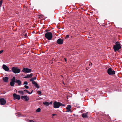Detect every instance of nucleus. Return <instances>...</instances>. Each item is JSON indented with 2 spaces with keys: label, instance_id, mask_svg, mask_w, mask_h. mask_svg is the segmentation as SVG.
Listing matches in <instances>:
<instances>
[{
  "label": "nucleus",
  "instance_id": "obj_20",
  "mask_svg": "<svg viewBox=\"0 0 122 122\" xmlns=\"http://www.w3.org/2000/svg\"><path fill=\"white\" fill-rule=\"evenodd\" d=\"M10 84L11 86H13L15 85V82H13L11 81L10 83Z\"/></svg>",
  "mask_w": 122,
  "mask_h": 122
},
{
  "label": "nucleus",
  "instance_id": "obj_7",
  "mask_svg": "<svg viewBox=\"0 0 122 122\" xmlns=\"http://www.w3.org/2000/svg\"><path fill=\"white\" fill-rule=\"evenodd\" d=\"M0 102L1 105H4L5 104L6 102V101L3 98H0Z\"/></svg>",
  "mask_w": 122,
  "mask_h": 122
},
{
  "label": "nucleus",
  "instance_id": "obj_22",
  "mask_svg": "<svg viewBox=\"0 0 122 122\" xmlns=\"http://www.w3.org/2000/svg\"><path fill=\"white\" fill-rule=\"evenodd\" d=\"M41 110V109L40 108H37L36 110V112H39Z\"/></svg>",
  "mask_w": 122,
  "mask_h": 122
},
{
  "label": "nucleus",
  "instance_id": "obj_25",
  "mask_svg": "<svg viewBox=\"0 0 122 122\" xmlns=\"http://www.w3.org/2000/svg\"><path fill=\"white\" fill-rule=\"evenodd\" d=\"M70 111H71V109H66V112H70Z\"/></svg>",
  "mask_w": 122,
  "mask_h": 122
},
{
  "label": "nucleus",
  "instance_id": "obj_36",
  "mask_svg": "<svg viewBox=\"0 0 122 122\" xmlns=\"http://www.w3.org/2000/svg\"><path fill=\"white\" fill-rule=\"evenodd\" d=\"M56 115V114H52V116H53L55 115Z\"/></svg>",
  "mask_w": 122,
  "mask_h": 122
},
{
  "label": "nucleus",
  "instance_id": "obj_33",
  "mask_svg": "<svg viewBox=\"0 0 122 122\" xmlns=\"http://www.w3.org/2000/svg\"><path fill=\"white\" fill-rule=\"evenodd\" d=\"M29 121L30 122H35L33 121L32 120H30Z\"/></svg>",
  "mask_w": 122,
  "mask_h": 122
},
{
  "label": "nucleus",
  "instance_id": "obj_15",
  "mask_svg": "<svg viewBox=\"0 0 122 122\" xmlns=\"http://www.w3.org/2000/svg\"><path fill=\"white\" fill-rule=\"evenodd\" d=\"M16 83H17L19 86H20L21 85V82L19 80H16Z\"/></svg>",
  "mask_w": 122,
  "mask_h": 122
},
{
  "label": "nucleus",
  "instance_id": "obj_11",
  "mask_svg": "<svg viewBox=\"0 0 122 122\" xmlns=\"http://www.w3.org/2000/svg\"><path fill=\"white\" fill-rule=\"evenodd\" d=\"M2 68L5 71H8L9 70V67L5 65H3Z\"/></svg>",
  "mask_w": 122,
  "mask_h": 122
},
{
  "label": "nucleus",
  "instance_id": "obj_2",
  "mask_svg": "<svg viewBox=\"0 0 122 122\" xmlns=\"http://www.w3.org/2000/svg\"><path fill=\"white\" fill-rule=\"evenodd\" d=\"M61 106L64 107L65 105L64 104H62L61 103L56 101H55L53 103V107L55 108H58Z\"/></svg>",
  "mask_w": 122,
  "mask_h": 122
},
{
  "label": "nucleus",
  "instance_id": "obj_14",
  "mask_svg": "<svg viewBox=\"0 0 122 122\" xmlns=\"http://www.w3.org/2000/svg\"><path fill=\"white\" fill-rule=\"evenodd\" d=\"M3 79L4 82H7L8 81V78L7 77H3Z\"/></svg>",
  "mask_w": 122,
  "mask_h": 122
},
{
  "label": "nucleus",
  "instance_id": "obj_9",
  "mask_svg": "<svg viewBox=\"0 0 122 122\" xmlns=\"http://www.w3.org/2000/svg\"><path fill=\"white\" fill-rule=\"evenodd\" d=\"M21 98L22 99H24L25 101H28L29 98L26 95L22 96L21 97Z\"/></svg>",
  "mask_w": 122,
  "mask_h": 122
},
{
  "label": "nucleus",
  "instance_id": "obj_4",
  "mask_svg": "<svg viewBox=\"0 0 122 122\" xmlns=\"http://www.w3.org/2000/svg\"><path fill=\"white\" fill-rule=\"evenodd\" d=\"M13 72L15 74L18 73L20 72V69L17 67H13L11 69Z\"/></svg>",
  "mask_w": 122,
  "mask_h": 122
},
{
  "label": "nucleus",
  "instance_id": "obj_28",
  "mask_svg": "<svg viewBox=\"0 0 122 122\" xmlns=\"http://www.w3.org/2000/svg\"><path fill=\"white\" fill-rule=\"evenodd\" d=\"M24 87L25 88L27 89L29 88V86L27 85H25L24 86Z\"/></svg>",
  "mask_w": 122,
  "mask_h": 122
},
{
  "label": "nucleus",
  "instance_id": "obj_34",
  "mask_svg": "<svg viewBox=\"0 0 122 122\" xmlns=\"http://www.w3.org/2000/svg\"><path fill=\"white\" fill-rule=\"evenodd\" d=\"M27 34H25L24 35V36H25V37H26V36H27Z\"/></svg>",
  "mask_w": 122,
  "mask_h": 122
},
{
  "label": "nucleus",
  "instance_id": "obj_38",
  "mask_svg": "<svg viewBox=\"0 0 122 122\" xmlns=\"http://www.w3.org/2000/svg\"><path fill=\"white\" fill-rule=\"evenodd\" d=\"M33 90H32V91L31 92V93H32V92H33Z\"/></svg>",
  "mask_w": 122,
  "mask_h": 122
},
{
  "label": "nucleus",
  "instance_id": "obj_26",
  "mask_svg": "<svg viewBox=\"0 0 122 122\" xmlns=\"http://www.w3.org/2000/svg\"><path fill=\"white\" fill-rule=\"evenodd\" d=\"M2 3V0H1L0 1V7L1 6Z\"/></svg>",
  "mask_w": 122,
  "mask_h": 122
},
{
  "label": "nucleus",
  "instance_id": "obj_30",
  "mask_svg": "<svg viewBox=\"0 0 122 122\" xmlns=\"http://www.w3.org/2000/svg\"><path fill=\"white\" fill-rule=\"evenodd\" d=\"M69 37V36L68 35H67L66 36V38H68Z\"/></svg>",
  "mask_w": 122,
  "mask_h": 122
},
{
  "label": "nucleus",
  "instance_id": "obj_35",
  "mask_svg": "<svg viewBox=\"0 0 122 122\" xmlns=\"http://www.w3.org/2000/svg\"><path fill=\"white\" fill-rule=\"evenodd\" d=\"M49 104H52V102H51L50 103H49Z\"/></svg>",
  "mask_w": 122,
  "mask_h": 122
},
{
  "label": "nucleus",
  "instance_id": "obj_5",
  "mask_svg": "<svg viewBox=\"0 0 122 122\" xmlns=\"http://www.w3.org/2000/svg\"><path fill=\"white\" fill-rule=\"evenodd\" d=\"M107 73L109 75H113L115 74V71L113 69L110 68L108 69Z\"/></svg>",
  "mask_w": 122,
  "mask_h": 122
},
{
  "label": "nucleus",
  "instance_id": "obj_23",
  "mask_svg": "<svg viewBox=\"0 0 122 122\" xmlns=\"http://www.w3.org/2000/svg\"><path fill=\"white\" fill-rule=\"evenodd\" d=\"M18 92L21 94H23L24 92L22 91H18Z\"/></svg>",
  "mask_w": 122,
  "mask_h": 122
},
{
  "label": "nucleus",
  "instance_id": "obj_1",
  "mask_svg": "<svg viewBox=\"0 0 122 122\" xmlns=\"http://www.w3.org/2000/svg\"><path fill=\"white\" fill-rule=\"evenodd\" d=\"M115 44L113 47V48L115 52H116L117 51H118L121 48V45L119 42H116Z\"/></svg>",
  "mask_w": 122,
  "mask_h": 122
},
{
  "label": "nucleus",
  "instance_id": "obj_18",
  "mask_svg": "<svg viewBox=\"0 0 122 122\" xmlns=\"http://www.w3.org/2000/svg\"><path fill=\"white\" fill-rule=\"evenodd\" d=\"M11 81L13 82H16V80H15V77L14 76L13 78L11 80Z\"/></svg>",
  "mask_w": 122,
  "mask_h": 122
},
{
  "label": "nucleus",
  "instance_id": "obj_24",
  "mask_svg": "<svg viewBox=\"0 0 122 122\" xmlns=\"http://www.w3.org/2000/svg\"><path fill=\"white\" fill-rule=\"evenodd\" d=\"M71 106L70 105H68L67 106V107H66V109H71Z\"/></svg>",
  "mask_w": 122,
  "mask_h": 122
},
{
  "label": "nucleus",
  "instance_id": "obj_29",
  "mask_svg": "<svg viewBox=\"0 0 122 122\" xmlns=\"http://www.w3.org/2000/svg\"><path fill=\"white\" fill-rule=\"evenodd\" d=\"M28 82L26 81H25L24 83L23 84L24 85H27L28 84Z\"/></svg>",
  "mask_w": 122,
  "mask_h": 122
},
{
  "label": "nucleus",
  "instance_id": "obj_32",
  "mask_svg": "<svg viewBox=\"0 0 122 122\" xmlns=\"http://www.w3.org/2000/svg\"><path fill=\"white\" fill-rule=\"evenodd\" d=\"M3 52V50H1V51H0V54H1Z\"/></svg>",
  "mask_w": 122,
  "mask_h": 122
},
{
  "label": "nucleus",
  "instance_id": "obj_6",
  "mask_svg": "<svg viewBox=\"0 0 122 122\" xmlns=\"http://www.w3.org/2000/svg\"><path fill=\"white\" fill-rule=\"evenodd\" d=\"M31 70L30 69L26 68H23L22 70V71L25 73H29L31 72Z\"/></svg>",
  "mask_w": 122,
  "mask_h": 122
},
{
  "label": "nucleus",
  "instance_id": "obj_31",
  "mask_svg": "<svg viewBox=\"0 0 122 122\" xmlns=\"http://www.w3.org/2000/svg\"><path fill=\"white\" fill-rule=\"evenodd\" d=\"M92 63H90L89 64V66H91L92 65Z\"/></svg>",
  "mask_w": 122,
  "mask_h": 122
},
{
  "label": "nucleus",
  "instance_id": "obj_8",
  "mask_svg": "<svg viewBox=\"0 0 122 122\" xmlns=\"http://www.w3.org/2000/svg\"><path fill=\"white\" fill-rule=\"evenodd\" d=\"M13 96L15 100L17 99L19 100L20 98V96L19 95H17L15 93L13 94Z\"/></svg>",
  "mask_w": 122,
  "mask_h": 122
},
{
  "label": "nucleus",
  "instance_id": "obj_27",
  "mask_svg": "<svg viewBox=\"0 0 122 122\" xmlns=\"http://www.w3.org/2000/svg\"><path fill=\"white\" fill-rule=\"evenodd\" d=\"M37 92L39 95H40L41 93V92L39 91H37Z\"/></svg>",
  "mask_w": 122,
  "mask_h": 122
},
{
  "label": "nucleus",
  "instance_id": "obj_3",
  "mask_svg": "<svg viewBox=\"0 0 122 122\" xmlns=\"http://www.w3.org/2000/svg\"><path fill=\"white\" fill-rule=\"evenodd\" d=\"M45 36L48 40H51L52 38V34L50 32H47L45 34Z\"/></svg>",
  "mask_w": 122,
  "mask_h": 122
},
{
  "label": "nucleus",
  "instance_id": "obj_21",
  "mask_svg": "<svg viewBox=\"0 0 122 122\" xmlns=\"http://www.w3.org/2000/svg\"><path fill=\"white\" fill-rule=\"evenodd\" d=\"M24 91L25 92H26L27 93H28L29 94H31V93H30L27 90H25Z\"/></svg>",
  "mask_w": 122,
  "mask_h": 122
},
{
  "label": "nucleus",
  "instance_id": "obj_37",
  "mask_svg": "<svg viewBox=\"0 0 122 122\" xmlns=\"http://www.w3.org/2000/svg\"><path fill=\"white\" fill-rule=\"evenodd\" d=\"M64 59L65 60V61L66 62V58H64Z\"/></svg>",
  "mask_w": 122,
  "mask_h": 122
},
{
  "label": "nucleus",
  "instance_id": "obj_10",
  "mask_svg": "<svg viewBox=\"0 0 122 122\" xmlns=\"http://www.w3.org/2000/svg\"><path fill=\"white\" fill-rule=\"evenodd\" d=\"M63 40L61 39H59L57 41V43L59 45H61L63 44Z\"/></svg>",
  "mask_w": 122,
  "mask_h": 122
},
{
  "label": "nucleus",
  "instance_id": "obj_13",
  "mask_svg": "<svg viewBox=\"0 0 122 122\" xmlns=\"http://www.w3.org/2000/svg\"><path fill=\"white\" fill-rule=\"evenodd\" d=\"M34 85V86L36 87L37 88H39V86L37 83L35 81H34L32 82V83Z\"/></svg>",
  "mask_w": 122,
  "mask_h": 122
},
{
  "label": "nucleus",
  "instance_id": "obj_16",
  "mask_svg": "<svg viewBox=\"0 0 122 122\" xmlns=\"http://www.w3.org/2000/svg\"><path fill=\"white\" fill-rule=\"evenodd\" d=\"M87 112L85 113H83L82 115V117L83 118L87 117Z\"/></svg>",
  "mask_w": 122,
  "mask_h": 122
},
{
  "label": "nucleus",
  "instance_id": "obj_12",
  "mask_svg": "<svg viewBox=\"0 0 122 122\" xmlns=\"http://www.w3.org/2000/svg\"><path fill=\"white\" fill-rule=\"evenodd\" d=\"M33 75V74L31 73L30 74H28L26 76L24 77V78H31L32 77Z\"/></svg>",
  "mask_w": 122,
  "mask_h": 122
},
{
  "label": "nucleus",
  "instance_id": "obj_17",
  "mask_svg": "<svg viewBox=\"0 0 122 122\" xmlns=\"http://www.w3.org/2000/svg\"><path fill=\"white\" fill-rule=\"evenodd\" d=\"M36 77L32 78L30 79V81H31L32 83V82H33L35 81H34L35 80H36Z\"/></svg>",
  "mask_w": 122,
  "mask_h": 122
},
{
  "label": "nucleus",
  "instance_id": "obj_19",
  "mask_svg": "<svg viewBox=\"0 0 122 122\" xmlns=\"http://www.w3.org/2000/svg\"><path fill=\"white\" fill-rule=\"evenodd\" d=\"M43 103L44 105L47 106H48L49 105V103L48 102H43Z\"/></svg>",
  "mask_w": 122,
  "mask_h": 122
}]
</instances>
